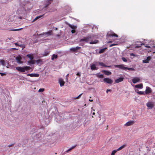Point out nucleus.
Wrapping results in <instances>:
<instances>
[{"mask_svg":"<svg viewBox=\"0 0 155 155\" xmlns=\"http://www.w3.org/2000/svg\"><path fill=\"white\" fill-rule=\"evenodd\" d=\"M92 38L91 36H88L84 37L83 38L81 39L80 41V42L85 41L86 43H89L91 44H96L98 42V40H95L94 41H92Z\"/></svg>","mask_w":155,"mask_h":155,"instance_id":"f257e3e1","label":"nucleus"},{"mask_svg":"<svg viewBox=\"0 0 155 155\" xmlns=\"http://www.w3.org/2000/svg\"><path fill=\"white\" fill-rule=\"evenodd\" d=\"M124 64H119V65H114V67L116 68H118L120 69H123L124 70H126L127 69L129 71H134V69L133 68H129L127 67H126L124 66Z\"/></svg>","mask_w":155,"mask_h":155,"instance_id":"f03ea898","label":"nucleus"},{"mask_svg":"<svg viewBox=\"0 0 155 155\" xmlns=\"http://www.w3.org/2000/svg\"><path fill=\"white\" fill-rule=\"evenodd\" d=\"M16 68L19 71L24 72L25 71V70H29L31 69V68L29 67L26 66H24L23 67H17Z\"/></svg>","mask_w":155,"mask_h":155,"instance_id":"7ed1b4c3","label":"nucleus"},{"mask_svg":"<svg viewBox=\"0 0 155 155\" xmlns=\"http://www.w3.org/2000/svg\"><path fill=\"white\" fill-rule=\"evenodd\" d=\"M107 35L108 37H118V35L114 33L112 31H109L107 33Z\"/></svg>","mask_w":155,"mask_h":155,"instance_id":"20e7f679","label":"nucleus"},{"mask_svg":"<svg viewBox=\"0 0 155 155\" xmlns=\"http://www.w3.org/2000/svg\"><path fill=\"white\" fill-rule=\"evenodd\" d=\"M146 105L148 109H152L154 106V104L152 102H149Z\"/></svg>","mask_w":155,"mask_h":155,"instance_id":"39448f33","label":"nucleus"},{"mask_svg":"<svg viewBox=\"0 0 155 155\" xmlns=\"http://www.w3.org/2000/svg\"><path fill=\"white\" fill-rule=\"evenodd\" d=\"M52 2V0H47L46 1L45 5L43 7V9H45L47 8L51 2Z\"/></svg>","mask_w":155,"mask_h":155,"instance_id":"423d86ee","label":"nucleus"},{"mask_svg":"<svg viewBox=\"0 0 155 155\" xmlns=\"http://www.w3.org/2000/svg\"><path fill=\"white\" fill-rule=\"evenodd\" d=\"M103 80L104 82H106V83L109 84H112L113 82V81L111 79L109 78H104Z\"/></svg>","mask_w":155,"mask_h":155,"instance_id":"0eeeda50","label":"nucleus"},{"mask_svg":"<svg viewBox=\"0 0 155 155\" xmlns=\"http://www.w3.org/2000/svg\"><path fill=\"white\" fill-rule=\"evenodd\" d=\"M135 123V122L134 120L130 121L126 123L125 124L124 126L128 127L133 125Z\"/></svg>","mask_w":155,"mask_h":155,"instance_id":"6e6552de","label":"nucleus"},{"mask_svg":"<svg viewBox=\"0 0 155 155\" xmlns=\"http://www.w3.org/2000/svg\"><path fill=\"white\" fill-rule=\"evenodd\" d=\"M140 78L137 77H135L132 80V81L134 84H135L139 82L140 81Z\"/></svg>","mask_w":155,"mask_h":155,"instance_id":"1a4fd4ad","label":"nucleus"},{"mask_svg":"<svg viewBox=\"0 0 155 155\" xmlns=\"http://www.w3.org/2000/svg\"><path fill=\"white\" fill-rule=\"evenodd\" d=\"M81 48V47L77 46L75 48H71L70 49V50L73 52H77V50H79V49H80Z\"/></svg>","mask_w":155,"mask_h":155,"instance_id":"9d476101","label":"nucleus"},{"mask_svg":"<svg viewBox=\"0 0 155 155\" xmlns=\"http://www.w3.org/2000/svg\"><path fill=\"white\" fill-rule=\"evenodd\" d=\"M152 92V90L151 88L149 87H147L145 91V93L146 94H149Z\"/></svg>","mask_w":155,"mask_h":155,"instance_id":"9b49d317","label":"nucleus"},{"mask_svg":"<svg viewBox=\"0 0 155 155\" xmlns=\"http://www.w3.org/2000/svg\"><path fill=\"white\" fill-rule=\"evenodd\" d=\"M151 59V57L150 56H148L147 57V58L143 61V63H148L149 62V61H150Z\"/></svg>","mask_w":155,"mask_h":155,"instance_id":"f8f14e48","label":"nucleus"},{"mask_svg":"<svg viewBox=\"0 0 155 155\" xmlns=\"http://www.w3.org/2000/svg\"><path fill=\"white\" fill-rule=\"evenodd\" d=\"M124 79V78H122V77L120 78H118L115 80V83H118L121 82V81H123Z\"/></svg>","mask_w":155,"mask_h":155,"instance_id":"ddd939ff","label":"nucleus"},{"mask_svg":"<svg viewBox=\"0 0 155 155\" xmlns=\"http://www.w3.org/2000/svg\"><path fill=\"white\" fill-rule=\"evenodd\" d=\"M27 76H29L31 77H38L39 76V74H27Z\"/></svg>","mask_w":155,"mask_h":155,"instance_id":"4468645a","label":"nucleus"},{"mask_svg":"<svg viewBox=\"0 0 155 155\" xmlns=\"http://www.w3.org/2000/svg\"><path fill=\"white\" fill-rule=\"evenodd\" d=\"M102 72L104 73V74L107 75H109L111 74L112 73L111 72L106 70H103Z\"/></svg>","mask_w":155,"mask_h":155,"instance_id":"2eb2a0df","label":"nucleus"},{"mask_svg":"<svg viewBox=\"0 0 155 155\" xmlns=\"http://www.w3.org/2000/svg\"><path fill=\"white\" fill-rule=\"evenodd\" d=\"M91 68L92 70H97L98 68L96 67V65L94 64H92L91 66Z\"/></svg>","mask_w":155,"mask_h":155,"instance_id":"dca6fc26","label":"nucleus"},{"mask_svg":"<svg viewBox=\"0 0 155 155\" xmlns=\"http://www.w3.org/2000/svg\"><path fill=\"white\" fill-rule=\"evenodd\" d=\"M59 82L61 86H62L64 85V82L63 79H60L59 80Z\"/></svg>","mask_w":155,"mask_h":155,"instance_id":"f3484780","label":"nucleus"},{"mask_svg":"<svg viewBox=\"0 0 155 155\" xmlns=\"http://www.w3.org/2000/svg\"><path fill=\"white\" fill-rule=\"evenodd\" d=\"M21 58L20 56L17 57L16 58V60L17 62L18 63H21L22 62L21 61Z\"/></svg>","mask_w":155,"mask_h":155,"instance_id":"a211bd4d","label":"nucleus"},{"mask_svg":"<svg viewBox=\"0 0 155 155\" xmlns=\"http://www.w3.org/2000/svg\"><path fill=\"white\" fill-rule=\"evenodd\" d=\"M99 64L100 65L102 66V67H108L110 68V66H107L106 65L104 64L102 62H99Z\"/></svg>","mask_w":155,"mask_h":155,"instance_id":"6ab92c4d","label":"nucleus"},{"mask_svg":"<svg viewBox=\"0 0 155 155\" xmlns=\"http://www.w3.org/2000/svg\"><path fill=\"white\" fill-rule=\"evenodd\" d=\"M143 85L142 84L135 85V88H143Z\"/></svg>","mask_w":155,"mask_h":155,"instance_id":"aec40b11","label":"nucleus"},{"mask_svg":"<svg viewBox=\"0 0 155 155\" xmlns=\"http://www.w3.org/2000/svg\"><path fill=\"white\" fill-rule=\"evenodd\" d=\"M107 49V48L106 47L104 48L101 49L99 51V53L100 54L103 53L105 51V50Z\"/></svg>","mask_w":155,"mask_h":155,"instance_id":"412c9836","label":"nucleus"},{"mask_svg":"<svg viewBox=\"0 0 155 155\" xmlns=\"http://www.w3.org/2000/svg\"><path fill=\"white\" fill-rule=\"evenodd\" d=\"M26 56L31 60H33L34 58L33 54H28Z\"/></svg>","mask_w":155,"mask_h":155,"instance_id":"4be33fe9","label":"nucleus"},{"mask_svg":"<svg viewBox=\"0 0 155 155\" xmlns=\"http://www.w3.org/2000/svg\"><path fill=\"white\" fill-rule=\"evenodd\" d=\"M96 76L98 78H102L104 77V76L103 74H100L99 73L97 74H95Z\"/></svg>","mask_w":155,"mask_h":155,"instance_id":"5701e85b","label":"nucleus"},{"mask_svg":"<svg viewBox=\"0 0 155 155\" xmlns=\"http://www.w3.org/2000/svg\"><path fill=\"white\" fill-rule=\"evenodd\" d=\"M44 14H43V15H40V16H38L37 17H36L34 19V20L32 22H34L36 20H37L41 18V17H42L44 15Z\"/></svg>","mask_w":155,"mask_h":155,"instance_id":"b1692460","label":"nucleus"},{"mask_svg":"<svg viewBox=\"0 0 155 155\" xmlns=\"http://www.w3.org/2000/svg\"><path fill=\"white\" fill-rule=\"evenodd\" d=\"M50 51H48L47 50H45L44 51V54H43V56H45L48 55L50 53Z\"/></svg>","mask_w":155,"mask_h":155,"instance_id":"393cba45","label":"nucleus"},{"mask_svg":"<svg viewBox=\"0 0 155 155\" xmlns=\"http://www.w3.org/2000/svg\"><path fill=\"white\" fill-rule=\"evenodd\" d=\"M126 146V145L124 144L123 145H122V146L120 147L119 148L117 149L116 150L117 151H119L121 150L122 149L124 148Z\"/></svg>","mask_w":155,"mask_h":155,"instance_id":"a878e982","label":"nucleus"},{"mask_svg":"<svg viewBox=\"0 0 155 155\" xmlns=\"http://www.w3.org/2000/svg\"><path fill=\"white\" fill-rule=\"evenodd\" d=\"M28 63L29 64H34L35 63V61L32 60L28 61Z\"/></svg>","mask_w":155,"mask_h":155,"instance_id":"bb28decb","label":"nucleus"},{"mask_svg":"<svg viewBox=\"0 0 155 155\" xmlns=\"http://www.w3.org/2000/svg\"><path fill=\"white\" fill-rule=\"evenodd\" d=\"M0 63L3 66H5V62L3 60L1 59L0 60Z\"/></svg>","mask_w":155,"mask_h":155,"instance_id":"cd10ccee","label":"nucleus"},{"mask_svg":"<svg viewBox=\"0 0 155 155\" xmlns=\"http://www.w3.org/2000/svg\"><path fill=\"white\" fill-rule=\"evenodd\" d=\"M52 31L50 30L48 32L45 33V34L46 35H52Z\"/></svg>","mask_w":155,"mask_h":155,"instance_id":"c85d7f7f","label":"nucleus"},{"mask_svg":"<svg viewBox=\"0 0 155 155\" xmlns=\"http://www.w3.org/2000/svg\"><path fill=\"white\" fill-rule=\"evenodd\" d=\"M58 58V55H57L54 54L52 55L51 59L52 60H54V59H56Z\"/></svg>","mask_w":155,"mask_h":155,"instance_id":"c756f323","label":"nucleus"},{"mask_svg":"<svg viewBox=\"0 0 155 155\" xmlns=\"http://www.w3.org/2000/svg\"><path fill=\"white\" fill-rule=\"evenodd\" d=\"M42 62V60L40 59L37 60H35V62L37 63L38 64L39 63H40Z\"/></svg>","mask_w":155,"mask_h":155,"instance_id":"7c9ffc66","label":"nucleus"},{"mask_svg":"<svg viewBox=\"0 0 155 155\" xmlns=\"http://www.w3.org/2000/svg\"><path fill=\"white\" fill-rule=\"evenodd\" d=\"M68 26L72 29H75L76 28V27L74 25H73L70 24H69Z\"/></svg>","mask_w":155,"mask_h":155,"instance_id":"2f4dec72","label":"nucleus"},{"mask_svg":"<svg viewBox=\"0 0 155 155\" xmlns=\"http://www.w3.org/2000/svg\"><path fill=\"white\" fill-rule=\"evenodd\" d=\"M76 147V146H74L72 147H71L70 148H69L68 150H67V152H68L69 151H70L72 150V149Z\"/></svg>","mask_w":155,"mask_h":155,"instance_id":"473e14b6","label":"nucleus"},{"mask_svg":"<svg viewBox=\"0 0 155 155\" xmlns=\"http://www.w3.org/2000/svg\"><path fill=\"white\" fill-rule=\"evenodd\" d=\"M117 152V151L116 150H114L112 151L111 155H114Z\"/></svg>","mask_w":155,"mask_h":155,"instance_id":"72a5a7b5","label":"nucleus"},{"mask_svg":"<svg viewBox=\"0 0 155 155\" xmlns=\"http://www.w3.org/2000/svg\"><path fill=\"white\" fill-rule=\"evenodd\" d=\"M19 46L21 48H22V49H23L25 47V45L24 44L20 45H19Z\"/></svg>","mask_w":155,"mask_h":155,"instance_id":"f704fd0d","label":"nucleus"},{"mask_svg":"<svg viewBox=\"0 0 155 155\" xmlns=\"http://www.w3.org/2000/svg\"><path fill=\"white\" fill-rule=\"evenodd\" d=\"M137 93L139 94H144V92L143 91H138Z\"/></svg>","mask_w":155,"mask_h":155,"instance_id":"c9c22d12","label":"nucleus"},{"mask_svg":"<svg viewBox=\"0 0 155 155\" xmlns=\"http://www.w3.org/2000/svg\"><path fill=\"white\" fill-rule=\"evenodd\" d=\"M22 29V28H21L19 29H13V30H10V31H18Z\"/></svg>","mask_w":155,"mask_h":155,"instance_id":"e433bc0d","label":"nucleus"},{"mask_svg":"<svg viewBox=\"0 0 155 155\" xmlns=\"http://www.w3.org/2000/svg\"><path fill=\"white\" fill-rule=\"evenodd\" d=\"M82 94H83L82 93L80 94L77 97H75V99H79L81 97V96L82 95Z\"/></svg>","mask_w":155,"mask_h":155,"instance_id":"4c0bfd02","label":"nucleus"},{"mask_svg":"<svg viewBox=\"0 0 155 155\" xmlns=\"http://www.w3.org/2000/svg\"><path fill=\"white\" fill-rule=\"evenodd\" d=\"M91 109L92 110L91 111V113H92V114L93 115H94L95 114V112H94L95 110L94 109H93V107H92Z\"/></svg>","mask_w":155,"mask_h":155,"instance_id":"58836bf2","label":"nucleus"},{"mask_svg":"<svg viewBox=\"0 0 155 155\" xmlns=\"http://www.w3.org/2000/svg\"><path fill=\"white\" fill-rule=\"evenodd\" d=\"M143 44L142 43V44H140V45H136V46H135V48H140V47H141V45H143Z\"/></svg>","mask_w":155,"mask_h":155,"instance_id":"ea45409f","label":"nucleus"},{"mask_svg":"<svg viewBox=\"0 0 155 155\" xmlns=\"http://www.w3.org/2000/svg\"><path fill=\"white\" fill-rule=\"evenodd\" d=\"M122 60L124 62H127V60L124 57H122Z\"/></svg>","mask_w":155,"mask_h":155,"instance_id":"a19ab883","label":"nucleus"},{"mask_svg":"<svg viewBox=\"0 0 155 155\" xmlns=\"http://www.w3.org/2000/svg\"><path fill=\"white\" fill-rule=\"evenodd\" d=\"M44 91V88H40V89L38 91L39 92H43Z\"/></svg>","mask_w":155,"mask_h":155,"instance_id":"79ce46f5","label":"nucleus"},{"mask_svg":"<svg viewBox=\"0 0 155 155\" xmlns=\"http://www.w3.org/2000/svg\"><path fill=\"white\" fill-rule=\"evenodd\" d=\"M117 45V44H112L110 45L109 47H112V46H114L116 45Z\"/></svg>","mask_w":155,"mask_h":155,"instance_id":"37998d69","label":"nucleus"},{"mask_svg":"<svg viewBox=\"0 0 155 155\" xmlns=\"http://www.w3.org/2000/svg\"><path fill=\"white\" fill-rule=\"evenodd\" d=\"M0 74L1 75V76H2L4 75H6V74L5 73H2L0 72Z\"/></svg>","mask_w":155,"mask_h":155,"instance_id":"c03bdc74","label":"nucleus"},{"mask_svg":"<svg viewBox=\"0 0 155 155\" xmlns=\"http://www.w3.org/2000/svg\"><path fill=\"white\" fill-rule=\"evenodd\" d=\"M71 32L73 34L75 32V29L72 30L71 31Z\"/></svg>","mask_w":155,"mask_h":155,"instance_id":"a18cd8bd","label":"nucleus"},{"mask_svg":"<svg viewBox=\"0 0 155 155\" xmlns=\"http://www.w3.org/2000/svg\"><path fill=\"white\" fill-rule=\"evenodd\" d=\"M111 90L110 89H107L106 91L107 93H108V91H110Z\"/></svg>","mask_w":155,"mask_h":155,"instance_id":"49530a36","label":"nucleus"},{"mask_svg":"<svg viewBox=\"0 0 155 155\" xmlns=\"http://www.w3.org/2000/svg\"><path fill=\"white\" fill-rule=\"evenodd\" d=\"M130 55L132 56H135V55L133 53H130Z\"/></svg>","mask_w":155,"mask_h":155,"instance_id":"de8ad7c7","label":"nucleus"},{"mask_svg":"<svg viewBox=\"0 0 155 155\" xmlns=\"http://www.w3.org/2000/svg\"><path fill=\"white\" fill-rule=\"evenodd\" d=\"M145 47L148 48H150V46L148 45H146Z\"/></svg>","mask_w":155,"mask_h":155,"instance_id":"09e8293b","label":"nucleus"},{"mask_svg":"<svg viewBox=\"0 0 155 155\" xmlns=\"http://www.w3.org/2000/svg\"><path fill=\"white\" fill-rule=\"evenodd\" d=\"M76 75L77 76H80L81 74L79 72H78L77 74Z\"/></svg>","mask_w":155,"mask_h":155,"instance_id":"8fccbe9b","label":"nucleus"},{"mask_svg":"<svg viewBox=\"0 0 155 155\" xmlns=\"http://www.w3.org/2000/svg\"><path fill=\"white\" fill-rule=\"evenodd\" d=\"M15 44L16 45V46H19V45H20L18 44V43H16Z\"/></svg>","mask_w":155,"mask_h":155,"instance_id":"3c124183","label":"nucleus"},{"mask_svg":"<svg viewBox=\"0 0 155 155\" xmlns=\"http://www.w3.org/2000/svg\"><path fill=\"white\" fill-rule=\"evenodd\" d=\"M54 11V10H51V9H50L49 11L48 12H53Z\"/></svg>","mask_w":155,"mask_h":155,"instance_id":"603ef678","label":"nucleus"},{"mask_svg":"<svg viewBox=\"0 0 155 155\" xmlns=\"http://www.w3.org/2000/svg\"><path fill=\"white\" fill-rule=\"evenodd\" d=\"M90 101H91V102H92V101H93V100L92 99H89V100Z\"/></svg>","mask_w":155,"mask_h":155,"instance_id":"864d4df0","label":"nucleus"},{"mask_svg":"<svg viewBox=\"0 0 155 155\" xmlns=\"http://www.w3.org/2000/svg\"><path fill=\"white\" fill-rule=\"evenodd\" d=\"M12 49H13V50H17V49L15 48H12Z\"/></svg>","mask_w":155,"mask_h":155,"instance_id":"5fc2aeb1","label":"nucleus"},{"mask_svg":"<svg viewBox=\"0 0 155 155\" xmlns=\"http://www.w3.org/2000/svg\"><path fill=\"white\" fill-rule=\"evenodd\" d=\"M84 45V43H83V44H80V45H81V46H83V45Z\"/></svg>","mask_w":155,"mask_h":155,"instance_id":"6e6d98bb","label":"nucleus"},{"mask_svg":"<svg viewBox=\"0 0 155 155\" xmlns=\"http://www.w3.org/2000/svg\"><path fill=\"white\" fill-rule=\"evenodd\" d=\"M112 42V41H109L108 42V43H111Z\"/></svg>","mask_w":155,"mask_h":155,"instance_id":"4d7b16f0","label":"nucleus"},{"mask_svg":"<svg viewBox=\"0 0 155 155\" xmlns=\"http://www.w3.org/2000/svg\"><path fill=\"white\" fill-rule=\"evenodd\" d=\"M55 30H57V28H55Z\"/></svg>","mask_w":155,"mask_h":155,"instance_id":"13d9d810","label":"nucleus"},{"mask_svg":"<svg viewBox=\"0 0 155 155\" xmlns=\"http://www.w3.org/2000/svg\"><path fill=\"white\" fill-rule=\"evenodd\" d=\"M9 147H11V145H9Z\"/></svg>","mask_w":155,"mask_h":155,"instance_id":"bf43d9fd","label":"nucleus"}]
</instances>
